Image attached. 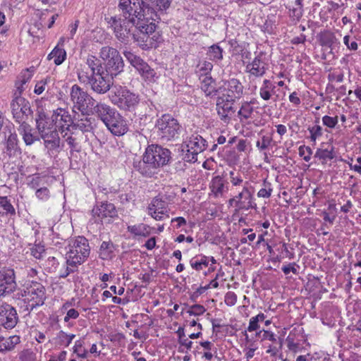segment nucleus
Returning <instances> with one entry per match:
<instances>
[{
  "label": "nucleus",
  "mask_w": 361,
  "mask_h": 361,
  "mask_svg": "<svg viewBox=\"0 0 361 361\" xmlns=\"http://www.w3.org/2000/svg\"><path fill=\"white\" fill-rule=\"evenodd\" d=\"M145 0H120L119 15L106 18L116 37L121 42L128 41L129 36L144 50L155 47L158 36L157 25L147 16Z\"/></svg>",
  "instance_id": "obj_1"
},
{
  "label": "nucleus",
  "mask_w": 361,
  "mask_h": 361,
  "mask_svg": "<svg viewBox=\"0 0 361 361\" xmlns=\"http://www.w3.org/2000/svg\"><path fill=\"white\" fill-rule=\"evenodd\" d=\"M171 159L169 149L158 145H148L142 156V160L134 162V169L142 176L147 178L158 173L159 169L167 165Z\"/></svg>",
  "instance_id": "obj_2"
},
{
  "label": "nucleus",
  "mask_w": 361,
  "mask_h": 361,
  "mask_svg": "<svg viewBox=\"0 0 361 361\" xmlns=\"http://www.w3.org/2000/svg\"><path fill=\"white\" fill-rule=\"evenodd\" d=\"M109 99L114 106L123 111H134L140 103L137 94L120 85L112 87L109 93Z\"/></svg>",
  "instance_id": "obj_3"
},
{
  "label": "nucleus",
  "mask_w": 361,
  "mask_h": 361,
  "mask_svg": "<svg viewBox=\"0 0 361 361\" xmlns=\"http://www.w3.org/2000/svg\"><path fill=\"white\" fill-rule=\"evenodd\" d=\"M36 123L45 147L49 152L56 151L60 147V137L57 129L44 111H38Z\"/></svg>",
  "instance_id": "obj_4"
},
{
  "label": "nucleus",
  "mask_w": 361,
  "mask_h": 361,
  "mask_svg": "<svg viewBox=\"0 0 361 361\" xmlns=\"http://www.w3.org/2000/svg\"><path fill=\"white\" fill-rule=\"evenodd\" d=\"M90 247L88 240L83 236L71 239L66 252V263L70 265L78 266L82 264L89 257Z\"/></svg>",
  "instance_id": "obj_5"
},
{
  "label": "nucleus",
  "mask_w": 361,
  "mask_h": 361,
  "mask_svg": "<svg viewBox=\"0 0 361 361\" xmlns=\"http://www.w3.org/2000/svg\"><path fill=\"white\" fill-rule=\"evenodd\" d=\"M158 135L165 141L175 140L181 133V126L176 118L170 114H164L157 119L155 125Z\"/></svg>",
  "instance_id": "obj_6"
},
{
  "label": "nucleus",
  "mask_w": 361,
  "mask_h": 361,
  "mask_svg": "<svg viewBox=\"0 0 361 361\" xmlns=\"http://www.w3.org/2000/svg\"><path fill=\"white\" fill-rule=\"evenodd\" d=\"M104 61L106 72L111 77L116 76L123 71L124 63L118 51L111 47H103L99 52Z\"/></svg>",
  "instance_id": "obj_7"
},
{
  "label": "nucleus",
  "mask_w": 361,
  "mask_h": 361,
  "mask_svg": "<svg viewBox=\"0 0 361 361\" xmlns=\"http://www.w3.org/2000/svg\"><path fill=\"white\" fill-rule=\"evenodd\" d=\"M23 297L27 303V308L33 310L35 307L41 306L46 300V290L44 286L37 281H27L24 285Z\"/></svg>",
  "instance_id": "obj_8"
},
{
  "label": "nucleus",
  "mask_w": 361,
  "mask_h": 361,
  "mask_svg": "<svg viewBox=\"0 0 361 361\" xmlns=\"http://www.w3.org/2000/svg\"><path fill=\"white\" fill-rule=\"evenodd\" d=\"M123 55L146 81L154 82L158 79L159 75L156 71L140 56L131 51H125Z\"/></svg>",
  "instance_id": "obj_9"
},
{
  "label": "nucleus",
  "mask_w": 361,
  "mask_h": 361,
  "mask_svg": "<svg viewBox=\"0 0 361 361\" xmlns=\"http://www.w3.org/2000/svg\"><path fill=\"white\" fill-rule=\"evenodd\" d=\"M11 109L13 118L19 124L26 123L29 116L32 114L30 102L20 95L13 97L11 102Z\"/></svg>",
  "instance_id": "obj_10"
},
{
  "label": "nucleus",
  "mask_w": 361,
  "mask_h": 361,
  "mask_svg": "<svg viewBox=\"0 0 361 361\" xmlns=\"http://www.w3.org/2000/svg\"><path fill=\"white\" fill-rule=\"evenodd\" d=\"M113 78L104 71L97 72L87 83L90 89L98 94H104L111 91L113 85Z\"/></svg>",
  "instance_id": "obj_11"
},
{
  "label": "nucleus",
  "mask_w": 361,
  "mask_h": 361,
  "mask_svg": "<svg viewBox=\"0 0 361 361\" xmlns=\"http://www.w3.org/2000/svg\"><path fill=\"white\" fill-rule=\"evenodd\" d=\"M253 191L251 187L243 185L242 190L228 200L230 206H235L237 210H249L253 206Z\"/></svg>",
  "instance_id": "obj_12"
},
{
  "label": "nucleus",
  "mask_w": 361,
  "mask_h": 361,
  "mask_svg": "<svg viewBox=\"0 0 361 361\" xmlns=\"http://www.w3.org/2000/svg\"><path fill=\"white\" fill-rule=\"evenodd\" d=\"M18 322V316L16 308L7 302H0V326L6 329H12Z\"/></svg>",
  "instance_id": "obj_13"
},
{
  "label": "nucleus",
  "mask_w": 361,
  "mask_h": 361,
  "mask_svg": "<svg viewBox=\"0 0 361 361\" xmlns=\"http://www.w3.org/2000/svg\"><path fill=\"white\" fill-rule=\"evenodd\" d=\"M17 288L15 271L12 269L0 270V298L13 293Z\"/></svg>",
  "instance_id": "obj_14"
},
{
  "label": "nucleus",
  "mask_w": 361,
  "mask_h": 361,
  "mask_svg": "<svg viewBox=\"0 0 361 361\" xmlns=\"http://www.w3.org/2000/svg\"><path fill=\"white\" fill-rule=\"evenodd\" d=\"M235 99L228 97L223 94H219L216 99V111L221 120L225 123H228L231 120V115L235 111L234 104Z\"/></svg>",
  "instance_id": "obj_15"
},
{
  "label": "nucleus",
  "mask_w": 361,
  "mask_h": 361,
  "mask_svg": "<svg viewBox=\"0 0 361 361\" xmlns=\"http://www.w3.org/2000/svg\"><path fill=\"white\" fill-rule=\"evenodd\" d=\"M206 140L197 133L192 134L186 144V159L188 161L195 162L197 160V154L205 149Z\"/></svg>",
  "instance_id": "obj_16"
},
{
  "label": "nucleus",
  "mask_w": 361,
  "mask_h": 361,
  "mask_svg": "<svg viewBox=\"0 0 361 361\" xmlns=\"http://www.w3.org/2000/svg\"><path fill=\"white\" fill-rule=\"evenodd\" d=\"M263 53H259L252 62L245 66V71L248 73V79L252 82L255 78H262L267 69V63L262 59Z\"/></svg>",
  "instance_id": "obj_17"
},
{
  "label": "nucleus",
  "mask_w": 361,
  "mask_h": 361,
  "mask_svg": "<svg viewBox=\"0 0 361 361\" xmlns=\"http://www.w3.org/2000/svg\"><path fill=\"white\" fill-rule=\"evenodd\" d=\"M219 90L220 94L236 99L243 96L244 87L239 80L231 78L224 81Z\"/></svg>",
  "instance_id": "obj_18"
},
{
  "label": "nucleus",
  "mask_w": 361,
  "mask_h": 361,
  "mask_svg": "<svg viewBox=\"0 0 361 361\" xmlns=\"http://www.w3.org/2000/svg\"><path fill=\"white\" fill-rule=\"evenodd\" d=\"M70 97L73 103V109H76L82 113L87 110V101L90 99L93 100L92 97H90L88 93L78 85L72 86Z\"/></svg>",
  "instance_id": "obj_19"
},
{
  "label": "nucleus",
  "mask_w": 361,
  "mask_h": 361,
  "mask_svg": "<svg viewBox=\"0 0 361 361\" xmlns=\"http://www.w3.org/2000/svg\"><path fill=\"white\" fill-rule=\"evenodd\" d=\"M50 121L54 125V127L60 128L61 133L64 130H69L71 124L73 123L72 118L68 112L64 109L59 108L53 112Z\"/></svg>",
  "instance_id": "obj_20"
},
{
  "label": "nucleus",
  "mask_w": 361,
  "mask_h": 361,
  "mask_svg": "<svg viewBox=\"0 0 361 361\" xmlns=\"http://www.w3.org/2000/svg\"><path fill=\"white\" fill-rule=\"evenodd\" d=\"M105 126L114 135L121 136L128 131V126L123 117L118 112L108 121Z\"/></svg>",
  "instance_id": "obj_21"
},
{
  "label": "nucleus",
  "mask_w": 361,
  "mask_h": 361,
  "mask_svg": "<svg viewBox=\"0 0 361 361\" xmlns=\"http://www.w3.org/2000/svg\"><path fill=\"white\" fill-rule=\"evenodd\" d=\"M147 16L152 17L154 23L156 21L158 11L167 9L171 4V0H145Z\"/></svg>",
  "instance_id": "obj_22"
},
{
  "label": "nucleus",
  "mask_w": 361,
  "mask_h": 361,
  "mask_svg": "<svg viewBox=\"0 0 361 361\" xmlns=\"http://www.w3.org/2000/svg\"><path fill=\"white\" fill-rule=\"evenodd\" d=\"M92 113L106 124L118 113V111L106 103L97 102L92 107Z\"/></svg>",
  "instance_id": "obj_23"
},
{
  "label": "nucleus",
  "mask_w": 361,
  "mask_h": 361,
  "mask_svg": "<svg viewBox=\"0 0 361 361\" xmlns=\"http://www.w3.org/2000/svg\"><path fill=\"white\" fill-rule=\"evenodd\" d=\"M2 144L4 145V153L8 157H17L21 154V149L18 145V139L16 133H10Z\"/></svg>",
  "instance_id": "obj_24"
},
{
  "label": "nucleus",
  "mask_w": 361,
  "mask_h": 361,
  "mask_svg": "<svg viewBox=\"0 0 361 361\" xmlns=\"http://www.w3.org/2000/svg\"><path fill=\"white\" fill-rule=\"evenodd\" d=\"M92 213L94 216H97L101 219L106 217L113 218L117 216V211L114 204L107 202H102L99 205L94 207Z\"/></svg>",
  "instance_id": "obj_25"
},
{
  "label": "nucleus",
  "mask_w": 361,
  "mask_h": 361,
  "mask_svg": "<svg viewBox=\"0 0 361 361\" xmlns=\"http://www.w3.org/2000/svg\"><path fill=\"white\" fill-rule=\"evenodd\" d=\"M209 188L214 197L223 196L226 189H227L224 176L223 175L214 176L209 183Z\"/></svg>",
  "instance_id": "obj_26"
},
{
  "label": "nucleus",
  "mask_w": 361,
  "mask_h": 361,
  "mask_svg": "<svg viewBox=\"0 0 361 361\" xmlns=\"http://www.w3.org/2000/svg\"><path fill=\"white\" fill-rule=\"evenodd\" d=\"M147 210L148 214L159 213L161 214H166V216L169 217L167 202L157 197L153 198L151 203L149 204Z\"/></svg>",
  "instance_id": "obj_27"
},
{
  "label": "nucleus",
  "mask_w": 361,
  "mask_h": 361,
  "mask_svg": "<svg viewBox=\"0 0 361 361\" xmlns=\"http://www.w3.org/2000/svg\"><path fill=\"white\" fill-rule=\"evenodd\" d=\"M201 80V89L206 96L213 97L219 93V88L215 87L214 80L210 75H206L200 78Z\"/></svg>",
  "instance_id": "obj_28"
},
{
  "label": "nucleus",
  "mask_w": 361,
  "mask_h": 361,
  "mask_svg": "<svg viewBox=\"0 0 361 361\" xmlns=\"http://www.w3.org/2000/svg\"><path fill=\"white\" fill-rule=\"evenodd\" d=\"M127 231L133 235L134 238H147L151 234L149 226L142 223L128 226Z\"/></svg>",
  "instance_id": "obj_29"
},
{
  "label": "nucleus",
  "mask_w": 361,
  "mask_h": 361,
  "mask_svg": "<svg viewBox=\"0 0 361 361\" xmlns=\"http://www.w3.org/2000/svg\"><path fill=\"white\" fill-rule=\"evenodd\" d=\"M18 131L26 145H31L39 140L38 137L32 133V128L27 122L20 124Z\"/></svg>",
  "instance_id": "obj_30"
},
{
  "label": "nucleus",
  "mask_w": 361,
  "mask_h": 361,
  "mask_svg": "<svg viewBox=\"0 0 361 361\" xmlns=\"http://www.w3.org/2000/svg\"><path fill=\"white\" fill-rule=\"evenodd\" d=\"M275 85L270 80H264L259 88L260 97L264 101L271 99V97L275 93Z\"/></svg>",
  "instance_id": "obj_31"
},
{
  "label": "nucleus",
  "mask_w": 361,
  "mask_h": 361,
  "mask_svg": "<svg viewBox=\"0 0 361 361\" xmlns=\"http://www.w3.org/2000/svg\"><path fill=\"white\" fill-rule=\"evenodd\" d=\"M92 118L83 115V118L78 119L73 123V127L82 132H90L93 129Z\"/></svg>",
  "instance_id": "obj_32"
},
{
  "label": "nucleus",
  "mask_w": 361,
  "mask_h": 361,
  "mask_svg": "<svg viewBox=\"0 0 361 361\" xmlns=\"http://www.w3.org/2000/svg\"><path fill=\"white\" fill-rule=\"evenodd\" d=\"M114 245L111 241H104L99 248V257L102 259H109L113 257Z\"/></svg>",
  "instance_id": "obj_33"
},
{
  "label": "nucleus",
  "mask_w": 361,
  "mask_h": 361,
  "mask_svg": "<svg viewBox=\"0 0 361 361\" xmlns=\"http://www.w3.org/2000/svg\"><path fill=\"white\" fill-rule=\"evenodd\" d=\"M254 111V108L251 105L250 102H245L242 104L239 111H238V116L240 121L243 122L248 118H250Z\"/></svg>",
  "instance_id": "obj_34"
},
{
  "label": "nucleus",
  "mask_w": 361,
  "mask_h": 361,
  "mask_svg": "<svg viewBox=\"0 0 361 361\" xmlns=\"http://www.w3.org/2000/svg\"><path fill=\"white\" fill-rule=\"evenodd\" d=\"M66 58V52L64 49L56 46L48 55V59H54L56 65L61 64Z\"/></svg>",
  "instance_id": "obj_35"
},
{
  "label": "nucleus",
  "mask_w": 361,
  "mask_h": 361,
  "mask_svg": "<svg viewBox=\"0 0 361 361\" xmlns=\"http://www.w3.org/2000/svg\"><path fill=\"white\" fill-rule=\"evenodd\" d=\"M1 339L5 353L13 350L15 347L20 343V337L17 335L11 336L9 337L1 336Z\"/></svg>",
  "instance_id": "obj_36"
},
{
  "label": "nucleus",
  "mask_w": 361,
  "mask_h": 361,
  "mask_svg": "<svg viewBox=\"0 0 361 361\" xmlns=\"http://www.w3.org/2000/svg\"><path fill=\"white\" fill-rule=\"evenodd\" d=\"M314 157L321 160L322 164H326L328 160H331L335 157L334 147H331V149L318 148L314 154Z\"/></svg>",
  "instance_id": "obj_37"
},
{
  "label": "nucleus",
  "mask_w": 361,
  "mask_h": 361,
  "mask_svg": "<svg viewBox=\"0 0 361 361\" xmlns=\"http://www.w3.org/2000/svg\"><path fill=\"white\" fill-rule=\"evenodd\" d=\"M85 66L90 69V71L92 72L93 74H97V72L104 71L100 60L92 55L87 56Z\"/></svg>",
  "instance_id": "obj_38"
},
{
  "label": "nucleus",
  "mask_w": 361,
  "mask_h": 361,
  "mask_svg": "<svg viewBox=\"0 0 361 361\" xmlns=\"http://www.w3.org/2000/svg\"><path fill=\"white\" fill-rule=\"evenodd\" d=\"M94 75L90 69L85 64L78 71V80L80 82L87 84L91 78Z\"/></svg>",
  "instance_id": "obj_39"
},
{
  "label": "nucleus",
  "mask_w": 361,
  "mask_h": 361,
  "mask_svg": "<svg viewBox=\"0 0 361 361\" xmlns=\"http://www.w3.org/2000/svg\"><path fill=\"white\" fill-rule=\"evenodd\" d=\"M75 337V334H67L63 331H60L57 334L56 339L59 345L68 347Z\"/></svg>",
  "instance_id": "obj_40"
},
{
  "label": "nucleus",
  "mask_w": 361,
  "mask_h": 361,
  "mask_svg": "<svg viewBox=\"0 0 361 361\" xmlns=\"http://www.w3.org/2000/svg\"><path fill=\"white\" fill-rule=\"evenodd\" d=\"M223 49L218 45L214 44L209 48L207 55L210 60L219 61L223 59Z\"/></svg>",
  "instance_id": "obj_41"
},
{
  "label": "nucleus",
  "mask_w": 361,
  "mask_h": 361,
  "mask_svg": "<svg viewBox=\"0 0 361 361\" xmlns=\"http://www.w3.org/2000/svg\"><path fill=\"white\" fill-rule=\"evenodd\" d=\"M1 209L7 214L14 215L16 214L13 206L6 196H0V209Z\"/></svg>",
  "instance_id": "obj_42"
},
{
  "label": "nucleus",
  "mask_w": 361,
  "mask_h": 361,
  "mask_svg": "<svg viewBox=\"0 0 361 361\" xmlns=\"http://www.w3.org/2000/svg\"><path fill=\"white\" fill-rule=\"evenodd\" d=\"M50 83L54 85V79L50 76H47L44 79L37 82L35 87V93L37 94H41L46 90V87H47Z\"/></svg>",
  "instance_id": "obj_43"
},
{
  "label": "nucleus",
  "mask_w": 361,
  "mask_h": 361,
  "mask_svg": "<svg viewBox=\"0 0 361 361\" xmlns=\"http://www.w3.org/2000/svg\"><path fill=\"white\" fill-rule=\"evenodd\" d=\"M198 72H200V78L206 75H210V72L212 70L213 65L211 62L204 61L198 65Z\"/></svg>",
  "instance_id": "obj_44"
},
{
  "label": "nucleus",
  "mask_w": 361,
  "mask_h": 361,
  "mask_svg": "<svg viewBox=\"0 0 361 361\" xmlns=\"http://www.w3.org/2000/svg\"><path fill=\"white\" fill-rule=\"evenodd\" d=\"M73 351L80 357L86 358L87 357L88 352L82 348V342L80 340L75 341Z\"/></svg>",
  "instance_id": "obj_45"
},
{
  "label": "nucleus",
  "mask_w": 361,
  "mask_h": 361,
  "mask_svg": "<svg viewBox=\"0 0 361 361\" xmlns=\"http://www.w3.org/2000/svg\"><path fill=\"white\" fill-rule=\"evenodd\" d=\"M206 311L205 307L201 305H194L189 307L187 312L190 315L199 316L203 314Z\"/></svg>",
  "instance_id": "obj_46"
},
{
  "label": "nucleus",
  "mask_w": 361,
  "mask_h": 361,
  "mask_svg": "<svg viewBox=\"0 0 361 361\" xmlns=\"http://www.w3.org/2000/svg\"><path fill=\"white\" fill-rule=\"evenodd\" d=\"M299 155L303 157V159L305 161H309L311 159V156L312 154V149L305 145L300 146L298 149Z\"/></svg>",
  "instance_id": "obj_47"
},
{
  "label": "nucleus",
  "mask_w": 361,
  "mask_h": 361,
  "mask_svg": "<svg viewBox=\"0 0 361 361\" xmlns=\"http://www.w3.org/2000/svg\"><path fill=\"white\" fill-rule=\"evenodd\" d=\"M308 130L310 131V139L312 142H315L319 137L322 135V128L319 125L309 128Z\"/></svg>",
  "instance_id": "obj_48"
},
{
  "label": "nucleus",
  "mask_w": 361,
  "mask_h": 361,
  "mask_svg": "<svg viewBox=\"0 0 361 361\" xmlns=\"http://www.w3.org/2000/svg\"><path fill=\"white\" fill-rule=\"evenodd\" d=\"M191 267L197 271H200L202 269V266L207 267L208 262L207 258L205 256H203L200 261H190Z\"/></svg>",
  "instance_id": "obj_49"
},
{
  "label": "nucleus",
  "mask_w": 361,
  "mask_h": 361,
  "mask_svg": "<svg viewBox=\"0 0 361 361\" xmlns=\"http://www.w3.org/2000/svg\"><path fill=\"white\" fill-rule=\"evenodd\" d=\"M237 295L234 292L229 291L226 293L224 302L228 306H234L237 302Z\"/></svg>",
  "instance_id": "obj_50"
},
{
  "label": "nucleus",
  "mask_w": 361,
  "mask_h": 361,
  "mask_svg": "<svg viewBox=\"0 0 361 361\" xmlns=\"http://www.w3.org/2000/svg\"><path fill=\"white\" fill-rule=\"evenodd\" d=\"M322 123L328 128H334L338 123V116L331 117L329 116H324L322 118Z\"/></svg>",
  "instance_id": "obj_51"
},
{
  "label": "nucleus",
  "mask_w": 361,
  "mask_h": 361,
  "mask_svg": "<svg viewBox=\"0 0 361 361\" xmlns=\"http://www.w3.org/2000/svg\"><path fill=\"white\" fill-rule=\"evenodd\" d=\"M229 175L231 183L233 186H239L243 183V179L240 174H235L233 171H231Z\"/></svg>",
  "instance_id": "obj_52"
},
{
  "label": "nucleus",
  "mask_w": 361,
  "mask_h": 361,
  "mask_svg": "<svg viewBox=\"0 0 361 361\" xmlns=\"http://www.w3.org/2000/svg\"><path fill=\"white\" fill-rule=\"evenodd\" d=\"M272 142V138L268 136H262V141H257L256 146L260 149L264 150L268 148Z\"/></svg>",
  "instance_id": "obj_53"
},
{
  "label": "nucleus",
  "mask_w": 361,
  "mask_h": 361,
  "mask_svg": "<svg viewBox=\"0 0 361 361\" xmlns=\"http://www.w3.org/2000/svg\"><path fill=\"white\" fill-rule=\"evenodd\" d=\"M32 73L33 71L26 69L20 73L18 80L22 84L25 85L31 79Z\"/></svg>",
  "instance_id": "obj_54"
},
{
  "label": "nucleus",
  "mask_w": 361,
  "mask_h": 361,
  "mask_svg": "<svg viewBox=\"0 0 361 361\" xmlns=\"http://www.w3.org/2000/svg\"><path fill=\"white\" fill-rule=\"evenodd\" d=\"M79 317V312L71 308L67 311L66 315L64 317V322H68L70 319H75Z\"/></svg>",
  "instance_id": "obj_55"
},
{
  "label": "nucleus",
  "mask_w": 361,
  "mask_h": 361,
  "mask_svg": "<svg viewBox=\"0 0 361 361\" xmlns=\"http://www.w3.org/2000/svg\"><path fill=\"white\" fill-rule=\"evenodd\" d=\"M295 266L298 268L299 266L296 265L295 263L289 264L287 266H283L281 269L285 274H288L290 271L295 274H298V269Z\"/></svg>",
  "instance_id": "obj_56"
},
{
  "label": "nucleus",
  "mask_w": 361,
  "mask_h": 361,
  "mask_svg": "<svg viewBox=\"0 0 361 361\" xmlns=\"http://www.w3.org/2000/svg\"><path fill=\"white\" fill-rule=\"evenodd\" d=\"M259 329V322L255 319V317H252L250 319L249 325L247 329V331L250 332H252L257 331Z\"/></svg>",
  "instance_id": "obj_57"
},
{
  "label": "nucleus",
  "mask_w": 361,
  "mask_h": 361,
  "mask_svg": "<svg viewBox=\"0 0 361 361\" xmlns=\"http://www.w3.org/2000/svg\"><path fill=\"white\" fill-rule=\"evenodd\" d=\"M36 196L40 200H47L49 197V190L47 188H41L36 191Z\"/></svg>",
  "instance_id": "obj_58"
},
{
  "label": "nucleus",
  "mask_w": 361,
  "mask_h": 361,
  "mask_svg": "<svg viewBox=\"0 0 361 361\" xmlns=\"http://www.w3.org/2000/svg\"><path fill=\"white\" fill-rule=\"evenodd\" d=\"M66 264H67V266H66V269L64 270L63 272L61 273V274H60V277L61 278H66L71 273H73V272H74L75 271L77 270L78 266L70 265V264H68L67 263H66Z\"/></svg>",
  "instance_id": "obj_59"
},
{
  "label": "nucleus",
  "mask_w": 361,
  "mask_h": 361,
  "mask_svg": "<svg viewBox=\"0 0 361 361\" xmlns=\"http://www.w3.org/2000/svg\"><path fill=\"white\" fill-rule=\"evenodd\" d=\"M349 39H350V36L349 35H345L343 38V42L345 44V45L350 50H353V51H355L357 49V44L356 42H352L351 44H349Z\"/></svg>",
  "instance_id": "obj_60"
},
{
  "label": "nucleus",
  "mask_w": 361,
  "mask_h": 361,
  "mask_svg": "<svg viewBox=\"0 0 361 361\" xmlns=\"http://www.w3.org/2000/svg\"><path fill=\"white\" fill-rule=\"evenodd\" d=\"M287 347L288 348L294 353L297 352L299 348V344L294 342L293 339L290 338H287Z\"/></svg>",
  "instance_id": "obj_61"
},
{
  "label": "nucleus",
  "mask_w": 361,
  "mask_h": 361,
  "mask_svg": "<svg viewBox=\"0 0 361 361\" xmlns=\"http://www.w3.org/2000/svg\"><path fill=\"white\" fill-rule=\"evenodd\" d=\"M16 90L13 93V97H18V95L21 96L22 92L24 91V85L22 84L20 81L17 80L15 84Z\"/></svg>",
  "instance_id": "obj_62"
},
{
  "label": "nucleus",
  "mask_w": 361,
  "mask_h": 361,
  "mask_svg": "<svg viewBox=\"0 0 361 361\" xmlns=\"http://www.w3.org/2000/svg\"><path fill=\"white\" fill-rule=\"evenodd\" d=\"M271 192H272L271 188H269V189L262 188L257 192V195L259 197L268 198L271 196Z\"/></svg>",
  "instance_id": "obj_63"
},
{
  "label": "nucleus",
  "mask_w": 361,
  "mask_h": 361,
  "mask_svg": "<svg viewBox=\"0 0 361 361\" xmlns=\"http://www.w3.org/2000/svg\"><path fill=\"white\" fill-rule=\"evenodd\" d=\"M43 252L44 249L42 247L31 249V253L36 259H40L42 256Z\"/></svg>",
  "instance_id": "obj_64"
}]
</instances>
